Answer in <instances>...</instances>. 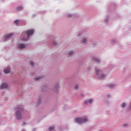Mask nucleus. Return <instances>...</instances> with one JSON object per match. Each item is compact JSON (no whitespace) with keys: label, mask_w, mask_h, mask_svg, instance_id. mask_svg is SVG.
I'll use <instances>...</instances> for the list:
<instances>
[{"label":"nucleus","mask_w":131,"mask_h":131,"mask_svg":"<svg viewBox=\"0 0 131 131\" xmlns=\"http://www.w3.org/2000/svg\"><path fill=\"white\" fill-rule=\"evenodd\" d=\"M53 46H56L57 45V43L56 42H53Z\"/></svg>","instance_id":"22"},{"label":"nucleus","mask_w":131,"mask_h":131,"mask_svg":"<svg viewBox=\"0 0 131 131\" xmlns=\"http://www.w3.org/2000/svg\"><path fill=\"white\" fill-rule=\"evenodd\" d=\"M57 88H59V85H57Z\"/></svg>","instance_id":"26"},{"label":"nucleus","mask_w":131,"mask_h":131,"mask_svg":"<svg viewBox=\"0 0 131 131\" xmlns=\"http://www.w3.org/2000/svg\"><path fill=\"white\" fill-rule=\"evenodd\" d=\"M22 108H23V106H18L16 107V108H15L16 111H17L15 113V115L16 116V118L17 119L19 120V119H21L22 116H21V113L20 112V111H21V110H22Z\"/></svg>","instance_id":"1"},{"label":"nucleus","mask_w":131,"mask_h":131,"mask_svg":"<svg viewBox=\"0 0 131 131\" xmlns=\"http://www.w3.org/2000/svg\"><path fill=\"white\" fill-rule=\"evenodd\" d=\"M105 75H101L99 77L100 79H103V78H105Z\"/></svg>","instance_id":"11"},{"label":"nucleus","mask_w":131,"mask_h":131,"mask_svg":"<svg viewBox=\"0 0 131 131\" xmlns=\"http://www.w3.org/2000/svg\"><path fill=\"white\" fill-rule=\"evenodd\" d=\"M30 64L32 66H33L34 65V63L32 61L30 62Z\"/></svg>","instance_id":"21"},{"label":"nucleus","mask_w":131,"mask_h":131,"mask_svg":"<svg viewBox=\"0 0 131 131\" xmlns=\"http://www.w3.org/2000/svg\"><path fill=\"white\" fill-rule=\"evenodd\" d=\"M18 22H19V20H14V23H15V24H16V25H18Z\"/></svg>","instance_id":"13"},{"label":"nucleus","mask_w":131,"mask_h":131,"mask_svg":"<svg viewBox=\"0 0 131 131\" xmlns=\"http://www.w3.org/2000/svg\"><path fill=\"white\" fill-rule=\"evenodd\" d=\"M82 41L83 45H85V43L86 42V39H85V38H83Z\"/></svg>","instance_id":"10"},{"label":"nucleus","mask_w":131,"mask_h":131,"mask_svg":"<svg viewBox=\"0 0 131 131\" xmlns=\"http://www.w3.org/2000/svg\"><path fill=\"white\" fill-rule=\"evenodd\" d=\"M41 78H42V77H38L35 79V80H36V81L39 80V79H41Z\"/></svg>","instance_id":"18"},{"label":"nucleus","mask_w":131,"mask_h":131,"mask_svg":"<svg viewBox=\"0 0 131 131\" xmlns=\"http://www.w3.org/2000/svg\"><path fill=\"white\" fill-rule=\"evenodd\" d=\"M53 129H54V126L50 127L49 128V130L50 131H52V130H53Z\"/></svg>","instance_id":"15"},{"label":"nucleus","mask_w":131,"mask_h":131,"mask_svg":"<svg viewBox=\"0 0 131 131\" xmlns=\"http://www.w3.org/2000/svg\"><path fill=\"white\" fill-rule=\"evenodd\" d=\"M74 53V52H73V51H70L69 53V55L70 56H71L72 55H73Z\"/></svg>","instance_id":"14"},{"label":"nucleus","mask_w":131,"mask_h":131,"mask_svg":"<svg viewBox=\"0 0 131 131\" xmlns=\"http://www.w3.org/2000/svg\"><path fill=\"white\" fill-rule=\"evenodd\" d=\"M26 33L28 37H29L30 35H32V34L34 33V30L32 29V30H28L27 31Z\"/></svg>","instance_id":"3"},{"label":"nucleus","mask_w":131,"mask_h":131,"mask_svg":"<svg viewBox=\"0 0 131 131\" xmlns=\"http://www.w3.org/2000/svg\"><path fill=\"white\" fill-rule=\"evenodd\" d=\"M7 88H8V84L7 83H3L0 86L1 90H3V89H7Z\"/></svg>","instance_id":"5"},{"label":"nucleus","mask_w":131,"mask_h":131,"mask_svg":"<svg viewBox=\"0 0 131 131\" xmlns=\"http://www.w3.org/2000/svg\"><path fill=\"white\" fill-rule=\"evenodd\" d=\"M93 99H90V100H88V102L89 103H90V104H92V103H93Z\"/></svg>","instance_id":"16"},{"label":"nucleus","mask_w":131,"mask_h":131,"mask_svg":"<svg viewBox=\"0 0 131 131\" xmlns=\"http://www.w3.org/2000/svg\"><path fill=\"white\" fill-rule=\"evenodd\" d=\"M75 122H76V123H83L84 122H85L86 121H88V119L85 118V119H82L81 118H77L76 119H75Z\"/></svg>","instance_id":"2"},{"label":"nucleus","mask_w":131,"mask_h":131,"mask_svg":"<svg viewBox=\"0 0 131 131\" xmlns=\"http://www.w3.org/2000/svg\"><path fill=\"white\" fill-rule=\"evenodd\" d=\"M22 9H23V7H22V6H20V7H18L16 8L17 11H21V10H22Z\"/></svg>","instance_id":"9"},{"label":"nucleus","mask_w":131,"mask_h":131,"mask_svg":"<svg viewBox=\"0 0 131 131\" xmlns=\"http://www.w3.org/2000/svg\"><path fill=\"white\" fill-rule=\"evenodd\" d=\"M78 89V85L76 84L75 86V90H77Z\"/></svg>","instance_id":"20"},{"label":"nucleus","mask_w":131,"mask_h":131,"mask_svg":"<svg viewBox=\"0 0 131 131\" xmlns=\"http://www.w3.org/2000/svg\"><path fill=\"white\" fill-rule=\"evenodd\" d=\"M10 67L5 68V69L4 70V72L5 74H8V73H10Z\"/></svg>","instance_id":"4"},{"label":"nucleus","mask_w":131,"mask_h":131,"mask_svg":"<svg viewBox=\"0 0 131 131\" xmlns=\"http://www.w3.org/2000/svg\"><path fill=\"white\" fill-rule=\"evenodd\" d=\"M124 126H127V124H124Z\"/></svg>","instance_id":"24"},{"label":"nucleus","mask_w":131,"mask_h":131,"mask_svg":"<svg viewBox=\"0 0 131 131\" xmlns=\"http://www.w3.org/2000/svg\"><path fill=\"white\" fill-rule=\"evenodd\" d=\"M114 85H109L108 88H110V89H112V88H114Z\"/></svg>","instance_id":"19"},{"label":"nucleus","mask_w":131,"mask_h":131,"mask_svg":"<svg viewBox=\"0 0 131 131\" xmlns=\"http://www.w3.org/2000/svg\"><path fill=\"white\" fill-rule=\"evenodd\" d=\"M88 102L86 101L84 102V104H85L86 105H88Z\"/></svg>","instance_id":"23"},{"label":"nucleus","mask_w":131,"mask_h":131,"mask_svg":"<svg viewBox=\"0 0 131 131\" xmlns=\"http://www.w3.org/2000/svg\"><path fill=\"white\" fill-rule=\"evenodd\" d=\"M68 17H71V15H68Z\"/></svg>","instance_id":"25"},{"label":"nucleus","mask_w":131,"mask_h":131,"mask_svg":"<svg viewBox=\"0 0 131 131\" xmlns=\"http://www.w3.org/2000/svg\"><path fill=\"white\" fill-rule=\"evenodd\" d=\"M12 35H13V34H9L8 35H6L5 38V40H7V39H8V38H10V37H11V36H12Z\"/></svg>","instance_id":"8"},{"label":"nucleus","mask_w":131,"mask_h":131,"mask_svg":"<svg viewBox=\"0 0 131 131\" xmlns=\"http://www.w3.org/2000/svg\"><path fill=\"white\" fill-rule=\"evenodd\" d=\"M95 73L97 75H99V74H101V73H102V71L100 69H96L95 70Z\"/></svg>","instance_id":"6"},{"label":"nucleus","mask_w":131,"mask_h":131,"mask_svg":"<svg viewBox=\"0 0 131 131\" xmlns=\"http://www.w3.org/2000/svg\"><path fill=\"white\" fill-rule=\"evenodd\" d=\"M95 60L96 61V62H97V63H99L100 62V60H99L97 58H95Z\"/></svg>","instance_id":"17"},{"label":"nucleus","mask_w":131,"mask_h":131,"mask_svg":"<svg viewBox=\"0 0 131 131\" xmlns=\"http://www.w3.org/2000/svg\"><path fill=\"white\" fill-rule=\"evenodd\" d=\"M125 103H122V104L121 105V106L122 108H124L125 107Z\"/></svg>","instance_id":"12"},{"label":"nucleus","mask_w":131,"mask_h":131,"mask_svg":"<svg viewBox=\"0 0 131 131\" xmlns=\"http://www.w3.org/2000/svg\"><path fill=\"white\" fill-rule=\"evenodd\" d=\"M18 48L19 49H20V50H22V49H24V48H25V45L24 44H19Z\"/></svg>","instance_id":"7"}]
</instances>
